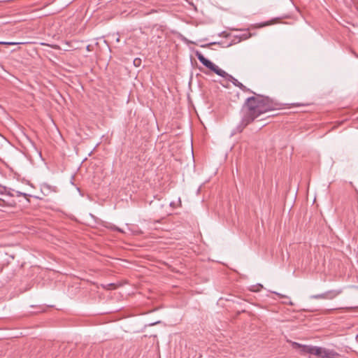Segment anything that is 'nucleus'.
Returning a JSON list of instances; mask_svg holds the SVG:
<instances>
[{
    "label": "nucleus",
    "instance_id": "obj_14",
    "mask_svg": "<svg viewBox=\"0 0 358 358\" xmlns=\"http://www.w3.org/2000/svg\"><path fill=\"white\" fill-rule=\"evenodd\" d=\"M352 307H350H350L346 308V309H352Z\"/></svg>",
    "mask_w": 358,
    "mask_h": 358
},
{
    "label": "nucleus",
    "instance_id": "obj_2",
    "mask_svg": "<svg viewBox=\"0 0 358 358\" xmlns=\"http://www.w3.org/2000/svg\"><path fill=\"white\" fill-rule=\"evenodd\" d=\"M292 346L295 350H299L302 355L306 354L315 355L318 358H339L340 355L334 350L322 347L303 345L296 342H292Z\"/></svg>",
    "mask_w": 358,
    "mask_h": 358
},
{
    "label": "nucleus",
    "instance_id": "obj_6",
    "mask_svg": "<svg viewBox=\"0 0 358 358\" xmlns=\"http://www.w3.org/2000/svg\"><path fill=\"white\" fill-rule=\"evenodd\" d=\"M326 294L325 293H323V294H317V295H313L311 296L312 299H326Z\"/></svg>",
    "mask_w": 358,
    "mask_h": 358
},
{
    "label": "nucleus",
    "instance_id": "obj_1",
    "mask_svg": "<svg viewBox=\"0 0 358 358\" xmlns=\"http://www.w3.org/2000/svg\"><path fill=\"white\" fill-rule=\"evenodd\" d=\"M199 62L206 67L210 69L217 75L224 78L227 80L230 81L233 85L243 92H250L254 94L255 96L248 97L243 106L241 110L242 118L240 124L236 127L233 134L236 133H241L243 129L250 123L253 122L256 118L261 115L274 110H278L282 108V103L277 101L261 94H256L250 90L246 86L240 83L237 79L229 75L226 71L220 69L214 63L206 59L200 52L196 51L195 53Z\"/></svg>",
    "mask_w": 358,
    "mask_h": 358
},
{
    "label": "nucleus",
    "instance_id": "obj_4",
    "mask_svg": "<svg viewBox=\"0 0 358 358\" xmlns=\"http://www.w3.org/2000/svg\"><path fill=\"white\" fill-rule=\"evenodd\" d=\"M10 190L15 192V196H23L24 197H27V196H29L27 194L21 192L17 191V190H15V189H10Z\"/></svg>",
    "mask_w": 358,
    "mask_h": 358
},
{
    "label": "nucleus",
    "instance_id": "obj_11",
    "mask_svg": "<svg viewBox=\"0 0 358 358\" xmlns=\"http://www.w3.org/2000/svg\"><path fill=\"white\" fill-rule=\"evenodd\" d=\"M12 192H9V195L12 196H15V192L11 191Z\"/></svg>",
    "mask_w": 358,
    "mask_h": 358
},
{
    "label": "nucleus",
    "instance_id": "obj_12",
    "mask_svg": "<svg viewBox=\"0 0 358 358\" xmlns=\"http://www.w3.org/2000/svg\"><path fill=\"white\" fill-rule=\"evenodd\" d=\"M275 294H276L279 295L281 298L285 297V296H284V295H282V294H278V293H277V292H275Z\"/></svg>",
    "mask_w": 358,
    "mask_h": 358
},
{
    "label": "nucleus",
    "instance_id": "obj_7",
    "mask_svg": "<svg viewBox=\"0 0 358 358\" xmlns=\"http://www.w3.org/2000/svg\"><path fill=\"white\" fill-rule=\"evenodd\" d=\"M18 43H19L0 41V44H1V45H16V44H18Z\"/></svg>",
    "mask_w": 358,
    "mask_h": 358
},
{
    "label": "nucleus",
    "instance_id": "obj_5",
    "mask_svg": "<svg viewBox=\"0 0 358 358\" xmlns=\"http://www.w3.org/2000/svg\"><path fill=\"white\" fill-rule=\"evenodd\" d=\"M252 36V34L248 31H246L245 33L243 34L240 38L241 40H246V39H248L249 38H250Z\"/></svg>",
    "mask_w": 358,
    "mask_h": 358
},
{
    "label": "nucleus",
    "instance_id": "obj_3",
    "mask_svg": "<svg viewBox=\"0 0 358 358\" xmlns=\"http://www.w3.org/2000/svg\"><path fill=\"white\" fill-rule=\"evenodd\" d=\"M341 293V291H336V290H331L327 292H325L326 294V299H332L335 298L336 296H338Z\"/></svg>",
    "mask_w": 358,
    "mask_h": 358
},
{
    "label": "nucleus",
    "instance_id": "obj_10",
    "mask_svg": "<svg viewBox=\"0 0 358 358\" xmlns=\"http://www.w3.org/2000/svg\"><path fill=\"white\" fill-rule=\"evenodd\" d=\"M271 24V23L270 22H265L263 24H262L261 27H264V26H266V25H270Z\"/></svg>",
    "mask_w": 358,
    "mask_h": 358
},
{
    "label": "nucleus",
    "instance_id": "obj_8",
    "mask_svg": "<svg viewBox=\"0 0 358 358\" xmlns=\"http://www.w3.org/2000/svg\"><path fill=\"white\" fill-rule=\"evenodd\" d=\"M141 60L139 58H136L134 60V64L136 66H138L141 64Z\"/></svg>",
    "mask_w": 358,
    "mask_h": 358
},
{
    "label": "nucleus",
    "instance_id": "obj_15",
    "mask_svg": "<svg viewBox=\"0 0 358 358\" xmlns=\"http://www.w3.org/2000/svg\"><path fill=\"white\" fill-rule=\"evenodd\" d=\"M355 308H358V306H356Z\"/></svg>",
    "mask_w": 358,
    "mask_h": 358
},
{
    "label": "nucleus",
    "instance_id": "obj_13",
    "mask_svg": "<svg viewBox=\"0 0 358 358\" xmlns=\"http://www.w3.org/2000/svg\"><path fill=\"white\" fill-rule=\"evenodd\" d=\"M159 322H160L159 321V322H155V323H152V324H150V325H154V324H158V323H159Z\"/></svg>",
    "mask_w": 358,
    "mask_h": 358
},
{
    "label": "nucleus",
    "instance_id": "obj_9",
    "mask_svg": "<svg viewBox=\"0 0 358 358\" xmlns=\"http://www.w3.org/2000/svg\"><path fill=\"white\" fill-rule=\"evenodd\" d=\"M112 229L114 230V231H118L120 232H123V231L122 229H120V228H118L117 227H115V226H113L112 227Z\"/></svg>",
    "mask_w": 358,
    "mask_h": 358
}]
</instances>
